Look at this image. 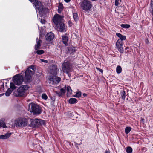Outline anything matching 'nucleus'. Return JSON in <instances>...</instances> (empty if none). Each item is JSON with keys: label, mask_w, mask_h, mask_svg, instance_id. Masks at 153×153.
<instances>
[{"label": "nucleus", "mask_w": 153, "mask_h": 153, "mask_svg": "<svg viewBox=\"0 0 153 153\" xmlns=\"http://www.w3.org/2000/svg\"><path fill=\"white\" fill-rule=\"evenodd\" d=\"M62 42L66 46L67 45V42L68 41V37L67 36H62Z\"/></svg>", "instance_id": "nucleus-16"}, {"label": "nucleus", "mask_w": 153, "mask_h": 153, "mask_svg": "<svg viewBox=\"0 0 153 153\" xmlns=\"http://www.w3.org/2000/svg\"><path fill=\"white\" fill-rule=\"evenodd\" d=\"M126 39V36H122V37L120 38V39L118 40H121V42H122V40H125Z\"/></svg>", "instance_id": "nucleus-38"}, {"label": "nucleus", "mask_w": 153, "mask_h": 153, "mask_svg": "<svg viewBox=\"0 0 153 153\" xmlns=\"http://www.w3.org/2000/svg\"><path fill=\"white\" fill-rule=\"evenodd\" d=\"M116 45L120 53H123L124 51L122 47L123 46V42H121V40H118L116 42Z\"/></svg>", "instance_id": "nucleus-12"}, {"label": "nucleus", "mask_w": 153, "mask_h": 153, "mask_svg": "<svg viewBox=\"0 0 153 153\" xmlns=\"http://www.w3.org/2000/svg\"><path fill=\"white\" fill-rule=\"evenodd\" d=\"M62 10H61V9L58 8V13H61V11Z\"/></svg>", "instance_id": "nucleus-45"}, {"label": "nucleus", "mask_w": 153, "mask_h": 153, "mask_svg": "<svg viewBox=\"0 0 153 153\" xmlns=\"http://www.w3.org/2000/svg\"><path fill=\"white\" fill-rule=\"evenodd\" d=\"M28 124L27 119L24 118H19L15 121V125L16 127H25Z\"/></svg>", "instance_id": "nucleus-4"}, {"label": "nucleus", "mask_w": 153, "mask_h": 153, "mask_svg": "<svg viewBox=\"0 0 153 153\" xmlns=\"http://www.w3.org/2000/svg\"><path fill=\"white\" fill-rule=\"evenodd\" d=\"M105 153H110V152L109 149L108 150H106L105 152Z\"/></svg>", "instance_id": "nucleus-46"}, {"label": "nucleus", "mask_w": 153, "mask_h": 153, "mask_svg": "<svg viewBox=\"0 0 153 153\" xmlns=\"http://www.w3.org/2000/svg\"><path fill=\"white\" fill-rule=\"evenodd\" d=\"M62 17L59 14L54 16L53 19V21L56 25L62 22Z\"/></svg>", "instance_id": "nucleus-10"}, {"label": "nucleus", "mask_w": 153, "mask_h": 153, "mask_svg": "<svg viewBox=\"0 0 153 153\" xmlns=\"http://www.w3.org/2000/svg\"><path fill=\"white\" fill-rule=\"evenodd\" d=\"M131 128L129 127H127L125 130V132L126 134H128L131 131Z\"/></svg>", "instance_id": "nucleus-29"}, {"label": "nucleus", "mask_w": 153, "mask_h": 153, "mask_svg": "<svg viewBox=\"0 0 153 153\" xmlns=\"http://www.w3.org/2000/svg\"><path fill=\"white\" fill-rule=\"evenodd\" d=\"M11 134V133H6L5 135H0V139H5L8 138Z\"/></svg>", "instance_id": "nucleus-15"}, {"label": "nucleus", "mask_w": 153, "mask_h": 153, "mask_svg": "<svg viewBox=\"0 0 153 153\" xmlns=\"http://www.w3.org/2000/svg\"><path fill=\"white\" fill-rule=\"evenodd\" d=\"M96 69H97L101 73H102L103 72V71L102 69H101L98 68L97 67L96 68Z\"/></svg>", "instance_id": "nucleus-43"}, {"label": "nucleus", "mask_w": 153, "mask_h": 153, "mask_svg": "<svg viewBox=\"0 0 153 153\" xmlns=\"http://www.w3.org/2000/svg\"><path fill=\"white\" fill-rule=\"evenodd\" d=\"M120 0H115V4L116 6H117L120 4Z\"/></svg>", "instance_id": "nucleus-39"}, {"label": "nucleus", "mask_w": 153, "mask_h": 153, "mask_svg": "<svg viewBox=\"0 0 153 153\" xmlns=\"http://www.w3.org/2000/svg\"><path fill=\"white\" fill-rule=\"evenodd\" d=\"M5 120L4 119H1L0 120V127H3L4 128L6 127L5 123L4 122Z\"/></svg>", "instance_id": "nucleus-17"}, {"label": "nucleus", "mask_w": 153, "mask_h": 153, "mask_svg": "<svg viewBox=\"0 0 153 153\" xmlns=\"http://www.w3.org/2000/svg\"><path fill=\"white\" fill-rule=\"evenodd\" d=\"M42 42L41 40H39L37 42V44L35 46V49L36 50H37L41 46V42Z\"/></svg>", "instance_id": "nucleus-19"}, {"label": "nucleus", "mask_w": 153, "mask_h": 153, "mask_svg": "<svg viewBox=\"0 0 153 153\" xmlns=\"http://www.w3.org/2000/svg\"><path fill=\"white\" fill-rule=\"evenodd\" d=\"M39 120L40 122V126L41 125H43L44 126H45V124H46L45 121L41 119Z\"/></svg>", "instance_id": "nucleus-33"}, {"label": "nucleus", "mask_w": 153, "mask_h": 153, "mask_svg": "<svg viewBox=\"0 0 153 153\" xmlns=\"http://www.w3.org/2000/svg\"><path fill=\"white\" fill-rule=\"evenodd\" d=\"M51 68V69L53 71L54 73H55L57 69L56 66L55 65H52Z\"/></svg>", "instance_id": "nucleus-32"}, {"label": "nucleus", "mask_w": 153, "mask_h": 153, "mask_svg": "<svg viewBox=\"0 0 153 153\" xmlns=\"http://www.w3.org/2000/svg\"><path fill=\"white\" fill-rule=\"evenodd\" d=\"M91 0L93 1H96L97 0Z\"/></svg>", "instance_id": "nucleus-53"}, {"label": "nucleus", "mask_w": 153, "mask_h": 153, "mask_svg": "<svg viewBox=\"0 0 153 153\" xmlns=\"http://www.w3.org/2000/svg\"><path fill=\"white\" fill-rule=\"evenodd\" d=\"M64 0L65 2H67V3H68L71 1V0Z\"/></svg>", "instance_id": "nucleus-47"}, {"label": "nucleus", "mask_w": 153, "mask_h": 153, "mask_svg": "<svg viewBox=\"0 0 153 153\" xmlns=\"http://www.w3.org/2000/svg\"><path fill=\"white\" fill-rule=\"evenodd\" d=\"M56 27L58 31L63 32L65 30V26L64 24L62 22L56 25Z\"/></svg>", "instance_id": "nucleus-13"}, {"label": "nucleus", "mask_w": 153, "mask_h": 153, "mask_svg": "<svg viewBox=\"0 0 153 153\" xmlns=\"http://www.w3.org/2000/svg\"><path fill=\"white\" fill-rule=\"evenodd\" d=\"M62 70L63 72L68 74L72 71V66L70 61H65V62L62 64Z\"/></svg>", "instance_id": "nucleus-5"}, {"label": "nucleus", "mask_w": 153, "mask_h": 153, "mask_svg": "<svg viewBox=\"0 0 153 153\" xmlns=\"http://www.w3.org/2000/svg\"><path fill=\"white\" fill-rule=\"evenodd\" d=\"M29 126L33 128L38 127L40 126V124L39 120L38 119H35L31 121Z\"/></svg>", "instance_id": "nucleus-11"}, {"label": "nucleus", "mask_w": 153, "mask_h": 153, "mask_svg": "<svg viewBox=\"0 0 153 153\" xmlns=\"http://www.w3.org/2000/svg\"><path fill=\"white\" fill-rule=\"evenodd\" d=\"M126 152L127 153H131L132 152V149L131 147L128 146L126 149Z\"/></svg>", "instance_id": "nucleus-28"}, {"label": "nucleus", "mask_w": 153, "mask_h": 153, "mask_svg": "<svg viewBox=\"0 0 153 153\" xmlns=\"http://www.w3.org/2000/svg\"><path fill=\"white\" fill-rule=\"evenodd\" d=\"M73 15L74 20L75 21L77 22L79 20V17L77 14L76 13H74Z\"/></svg>", "instance_id": "nucleus-23"}, {"label": "nucleus", "mask_w": 153, "mask_h": 153, "mask_svg": "<svg viewBox=\"0 0 153 153\" xmlns=\"http://www.w3.org/2000/svg\"><path fill=\"white\" fill-rule=\"evenodd\" d=\"M67 95H70L72 92V90L70 86H68L67 87Z\"/></svg>", "instance_id": "nucleus-22"}, {"label": "nucleus", "mask_w": 153, "mask_h": 153, "mask_svg": "<svg viewBox=\"0 0 153 153\" xmlns=\"http://www.w3.org/2000/svg\"><path fill=\"white\" fill-rule=\"evenodd\" d=\"M44 52V51L42 50H37L36 51V53L39 55H41L43 54Z\"/></svg>", "instance_id": "nucleus-31"}, {"label": "nucleus", "mask_w": 153, "mask_h": 153, "mask_svg": "<svg viewBox=\"0 0 153 153\" xmlns=\"http://www.w3.org/2000/svg\"><path fill=\"white\" fill-rule=\"evenodd\" d=\"M116 35L117 36L120 38H121V37H122L123 36L121 34L119 33H116Z\"/></svg>", "instance_id": "nucleus-40"}, {"label": "nucleus", "mask_w": 153, "mask_h": 153, "mask_svg": "<svg viewBox=\"0 0 153 153\" xmlns=\"http://www.w3.org/2000/svg\"><path fill=\"white\" fill-rule=\"evenodd\" d=\"M81 6L83 10L87 11L91 8L92 4L89 1L84 0L82 2Z\"/></svg>", "instance_id": "nucleus-7"}, {"label": "nucleus", "mask_w": 153, "mask_h": 153, "mask_svg": "<svg viewBox=\"0 0 153 153\" xmlns=\"http://www.w3.org/2000/svg\"><path fill=\"white\" fill-rule=\"evenodd\" d=\"M54 37V35L52 32L48 33L46 35V39L47 41H52Z\"/></svg>", "instance_id": "nucleus-14"}, {"label": "nucleus", "mask_w": 153, "mask_h": 153, "mask_svg": "<svg viewBox=\"0 0 153 153\" xmlns=\"http://www.w3.org/2000/svg\"><path fill=\"white\" fill-rule=\"evenodd\" d=\"M151 7L152 9V14H153V0H151L150 3Z\"/></svg>", "instance_id": "nucleus-35"}, {"label": "nucleus", "mask_w": 153, "mask_h": 153, "mask_svg": "<svg viewBox=\"0 0 153 153\" xmlns=\"http://www.w3.org/2000/svg\"><path fill=\"white\" fill-rule=\"evenodd\" d=\"M141 120L143 122L144 120V119L143 118H141Z\"/></svg>", "instance_id": "nucleus-49"}, {"label": "nucleus", "mask_w": 153, "mask_h": 153, "mask_svg": "<svg viewBox=\"0 0 153 153\" xmlns=\"http://www.w3.org/2000/svg\"><path fill=\"white\" fill-rule=\"evenodd\" d=\"M40 60L42 62H43L46 63H47L48 62V61L45 60H44L43 59H40Z\"/></svg>", "instance_id": "nucleus-42"}, {"label": "nucleus", "mask_w": 153, "mask_h": 153, "mask_svg": "<svg viewBox=\"0 0 153 153\" xmlns=\"http://www.w3.org/2000/svg\"><path fill=\"white\" fill-rule=\"evenodd\" d=\"M56 94L58 95V96L59 97H62L63 95L62 94L61 92L59 91H56Z\"/></svg>", "instance_id": "nucleus-34"}, {"label": "nucleus", "mask_w": 153, "mask_h": 153, "mask_svg": "<svg viewBox=\"0 0 153 153\" xmlns=\"http://www.w3.org/2000/svg\"><path fill=\"white\" fill-rule=\"evenodd\" d=\"M75 51V49L74 47H69L68 49V53L72 54Z\"/></svg>", "instance_id": "nucleus-18"}, {"label": "nucleus", "mask_w": 153, "mask_h": 153, "mask_svg": "<svg viewBox=\"0 0 153 153\" xmlns=\"http://www.w3.org/2000/svg\"><path fill=\"white\" fill-rule=\"evenodd\" d=\"M146 42L147 43V44H148V39H147V40L146 41Z\"/></svg>", "instance_id": "nucleus-52"}, {"label": "nucleus", "mask_w": 153, "mask_h": 153, "mask_svg": "<svg viewBox=\"0 0 153 153\" xmlns=\"http://www.w3.org/2000/svg\"><path fill=\"white\" fill-rule=\"evenodd\" d=\"M73 96L74 97H77V95H76V94L74 95Z\"/></svg>", "instance_id": "nucleus-51"}, {"label": "nucleus", "mask_w": 153, "mask_h": 153, "mask_svg": "<svg viewBox=\"0 0 153 153\" xmlns=\"http://www.w3.org/2000/svg\"><path fill=\"white\" fill-rule=\"evenodd\" d=\"M14 84V83H13V82H11L10 84V88L13 91L16 88V87L15 85Z\"/></svg>", "instance_id": "nucleus-25"}, {"label": "nucleus", "mask_w": 153, "mask_h": 153, "mask_svg": "<svg viewBox=\"0 0 153 153\" xmlns=\"http://www.w3.org/2000/svg\"><path fill=\"white\" fill-rule=\"evenodd\" d=\"M31 2H33V4L36 9L39 12H42L43 10V5L40 1L38 0H29Z\"/></svg>", "instance_id": "nucleus-8"}, {"label": "nucleus", "mask_w": 153, "mask_h": 153, "mask_svg": "<svg viewBox=\"0 0 153 153\" xmlns=\"http://www.w3.org/2000/svg\"><path fill=\"white\" fill-rule=\"evenodd\" d=\"M30 121H31V119H30Z\"/></svg>", "instance_id": "nucleus-54"}, {"label": "nucleus", "mask_w": 153, "mask_h": 153, "mask_svg": "<svg viewBox=\"0 0 153 153\" xmlns=\"http://www.w3.org/2000/svg\"><path fill=\"white\" fill-rule=\"evenodd\" d=\"M116 72L118 74H119L122 72V69L120 66H118L116 68Z\"/></svg>", "instance_id": "nucleus-26"}, {"label": "nucleus", "mask_w": 153, "mask_h": 153, "mask_svg": "<svg viewBox=\"0 0 153 153\" xmlns=\"http://www.w3.org/2000/svg\"><path fill=\"white\" fill-rule=\"evenodd\" d=\"M4 94V93H3L1 94H0V97H1Z\"/></svg>", "instance_id": "nucleus-50"}, {"label": "nucleus", "mask_w": 153, "mask_h": 153, "mask_svg": "<svg viewBox=\"0 0 153 153\" xmlns=\"http://www.w3.org/2000/svg\"><path fill=\"white\" fill-rule=\"evenodd\" d=\"M83 95L84 97H86L87 96V94L85 93H84L83 94Z\"/></svg>", "instance_id": "nucleus-48"}, {"label": "nucleus", "mask_w": 153, "mask_h": 153, "mask_svg": "<svg viewBox=\"0 0 153 153\" xmlns=\"http://www.w3.org/2000/svg\"><path fill=\"white\" fill-rule=\"evenodd\" d=\"M29 88L27 85H22L20 86L17 91L14 92V95L17 97H25L27 95L26 91Z\"/></svg>", "instance_id": "nucleus-1"}, {"label": "nucleus", "mask_w": 153, "mask_h": 153, "mask_svg": "<svg viewBox=\"0 0 153 153\" xmlns=\"http://www.w3.org/2000/svg\"><path fill=\"white\" fill-rule=\"evenodd\" d=\"M42 99L45 100H46L48 98V97L47 95L45 94H42Z\"/></svg>", "instance_id": "nucleus-36"}, {"label": "nucleus", "mask_w": 153, "mask_h": 153, "mask_svg": "<svg viewBox=\"0 0 153 153\" xmlns=\"http://www.w3.org/2000/svg\"><path fill=\"white\" fill-rule=\"evenodd\" d=\"M34 66L32 65L27 68V70L24 72L22 71L21 73H25V81L30 82L31 81V76L34 73Z\"/></svg>", "instance_id": "nucleus-3"}, {"label": "nucleus", "mask_w": 153, "mask_h": 153, "mask_svg": "<svg viewBox=\"0 0 153 153\" xmlns=\"http://www.w3.org/2000/svg\"><path fill=\"white\" fill-rule=\"evenodd\" d=\"M68 101L70 103L74 104L77 102V100L75 98H71Z\"/></svg>", "instance_id": "nucleus-20"}, {"label": "nucleus", "mask_w": 153, "mask_h": 153, "mask_svg": "<svg viewBox=\"0 0 153 153\" xmlns=\"http://www.w3.org/2000/svg\"><path fill=\"white\" fill-rule=\"evenodd\" d=\"M13 91L10 88H8L7 90L6 93H5V94L6 96H9L11 93Z\"/></svg>", "instance_id": "nucleus-24"}, {"label": "nucleus", "mask_w": 153, "mask_h": 153, "mask_svg": "<svg viewBox=\"0 0 153 153\" xmlns=\"http://www.w3.org/2000/svg\"><path fill=\"white\" fill-rule=\"evenodd\" d=\"M76 95H77L78 97L79 98L81 96V92H78L76 93Z\"/></svg>", "instance_id": "nucleus-41"}, {"label": "nucleus", "mask_w": 153, "mask_h": 153, "mask_svg": "<svg viewBox=\"0 0 153 153\" xmlns=\"http://www.w3.org/2000/svg\"><path fill=\"white\" fill-rule=\"evenodd\" d=\"M28 107V111L32 113L34 115L39 114L42 112V108L36 104L30 103Z\"/></svg>", "instance_id": "nucleus-2"}, {"label": "nucleus", "mask_w": 153, "mask_h": 153, "mask_svg": "<svg viewBox=\"0 0 153 153\" xmlns=\"http://www.w3.org/2000/svg\"><path fill=\"white\" fill-rule=\"evenodd\" d=\"M13 82L16 85H19L22 84V82L24 81L25 82L28 83L25 81V77L24 79L22 75L20 74H17L14 76L13 78ZM28 83H29L28 82Z\"/></svg>", "instance_id": "nucleus-6"}, {"label": "nucleus", "mask_w": 153, "mask_h": 153, "mask_svg": "<svg viewBox=\"0 0 153 153\" xmlns=\"http://www.w3.org/2000/svg\"><path fill=\"white\" fill-rule=\"evenodd\" d=\"M121 26L122 27L124 28H128L130 27V26L129 24H122L121 25Z\"/></svg>", "instance_id": "nucleus-27"}, {"label": "nucleus", "mask_w": 153, "mask_h": 153, "mask_svg": "<svg viewBox=\"0 0 153 153\" xmlns=\"http://www.w3.org/2000/svg\"><path fill=\"white\" fill-rule=\"evenodd\" d=\"M66 86H65L64 88H62L60 90V91L63 95H64L66 92Z\"/></svg>", "instance_id": "nucleus-30"}, {"label": "nucleus", "mask_w": 153, "mask_h": 153, "mask_svg": "<svg viewBox=\"0 0 153 153\" xmlns=\"http://www.w3.org/2000/svg\"><path fill=\"white\" fill-rule=\"evenodd\" d=\"M63 8V4L62 3H60L58 6V8L61 9V10H62Z\"/></svg>", "instance_id": "nucleus-37"}, {"label": "nucleus", "mask_w": 153, "mask_h": 153, "mask_svg": "<svg viewBox=\"0 0 153 153\" xmlns=\"http://www.w3.org/2000/svg\"><path fill=\"white\" fill-rule=\"evenodd\" d=\"M50 81V83L53 85L57 84L60 81L61 79L60 78L56 76H51L49 78Z\"/></svg>", "instance_id": "nucleus-9"}, {"label": "nucleus", "mask_w": 153, "mask_h": 153, "mask_svg": "<svg viewBox=\"0 0 153 153\" xmlns=\"http://www.w3.org/2000/svg\"><path fill=\"white\" fill-rule=\"evenodd\" d=\"M41 22L42 24H45V20L41 19Z\"/></svg>", "instance_id": "nucleus-44"}, {"label": "nucleus", "mask_w": 153, "mask_h": 153, "mask_svg": "<svg viewBox=\"0 0 153 153\" xmlns=\"http://www.w3.org/2000/svg\"><path fill=\"white\" fill-rule=\"evenodd\" d=\"M120 94L121 95L122 99L123 100H124L126 97V92L124 90L121 91L120 92Z\"/></svg>", "instance_id": "nucleus-21"}]
</instances>
